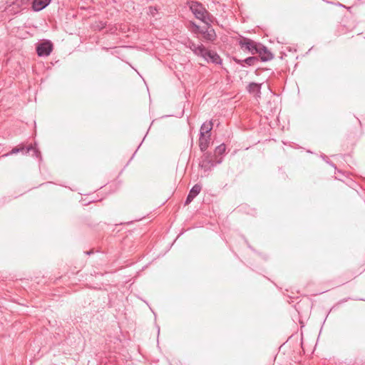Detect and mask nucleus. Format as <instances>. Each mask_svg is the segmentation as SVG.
Instances as JSON below:
<instances>
[{"label": "nucleus", "mask_w": 365, "mask_h": 365, "mask_svg": "<svg viewBox=\"0 0 365 365\" xmlns=\"http://www.w3.org/2000/svg\"><path fill=\"white\" fill-rule=\"evenodd\" d=\"M53 49V46L49 41L39 44L36 48L37 54L39 56H48Z\"/></svg>", "instance_id": "6"}, {"label": "nucleus", "mask_w": 365, "mask_h": 365, "mask_svg": "<svg viewBox=\"0 0 365 365\" xmlns=\"http://www.w3.org/2000/svg\"><path fill=\"white\" fill-rule=\"evenodd\" d=\"M190 9L195 16L204 22L205 24L209 25L212 20L210 15L203 5L197 1H192L190 4Z\"/></svg>", "instance_id": "2"}, {"label": "nucleus", "mask_w": 365, "mask_h": 365, "mask_svg": "<svg viewBox=\"0 0 365 365\" xmlns=\"http://www.w3.org/2000/svg\"><path fill=\"white\" fill-rule=\"evenodd\" d=\"M239 45L242 49L247 51L252 54L261 53V52L258 50V47H259L260 44L256 43L254 41L250 38H242L239 41Z\"/></svg>", "instance_id": "4"}, {"label": "nucleus", "mask_w": 365, "mask_h": 365, "mask_svg": "<svg viewBox=\"0 0 365 365\" xmlns=\"http://www.w3.org/2000/svg\"><path fill=\"white\" fill-rule=\"evenodd\" d=\"M212 126L213 124L211 120L208 122H205L200 127V135L202 136L210 135V131L212 129Z\"/></svg>", "instance_id": "12"}, {"label": "nucleus", "mask_w": 365, "mask_h": 365, "mask_svg": "<svg viewBox=\"0 0 365 365\" xmlns=\"http://www.w3.org/2000/svg\"><path fill=\"white\" fill-rule=\"evenodd\" d=\"M187 48H189L195 55L201 57L207 63L220 64L222 60L220 56L215 51L208 50L202 43H196L192 40H187L185 43Z\"/></svg>", "instance_id": "1"}, {"label": "nucleus", "mask_w": 365, "mask_h": 365, "mask_svg": "<svg viewBox=\"0 0 365 365\" xmlns=\"http://www.w3.org/2000/svg\"><path fill=\"white\" fill-rule=\"evenodd\" d=\"M258 50L261 52V53L258 54L259 55L262 61L265 62L271 60L273 58L272 53L262 44H260L259 47H258Z\"/></svg>", "instance_id": "9"}, {"label": "nucleus", "mask_w": 365, "mask_h": 365, "mask_svg": "<svg viewBox=\"0 0 365 365\" xmlns=\"http://www.w3.org/2000/svg\"><path fill=\"white\" fill-rule=\"evenodd\" d=\"M51 0H34L32 4V8L36 11H39L46 8Z\"/></svg>", "instance_id": "10"}, {"label": "nucleus", "mask_w": 365, "mask_h": 365, "mask_svg": "<svg viewBox=\"0 0 365 365\" xmlns=\"http://www.w3.org/2000/svg\"><path fill=\"white\" fill-rule=\"evenodd\" d=\"M222 162V157L217 158L215 155H212L210 153H205L202 156L199 165L205 172H208L216 165L220 164Z\"/></svg>", "instance_id": "3"}, {"label": "nucleus", "mask_w": 365, "mask_h": 365, "mask_svg": "<svg viewBox=\"0 0 365 365\" xmlns=\"http://www.w3.org/2000/svg\"><path fill=\"white\" fill-rule=\"evenodd\" d=\"M149 11H150V14L154 16L155 13L157 11V9H156V8H154V7H150L149 8Z\"/></svg>", "instance_id": "17"}, {"label": "nucleus", "mask_w": 365, "mask_h": 365, "mask_svg": "<svg viewBox=\"0 0 365 365\" xmlns=\"http://www.w3.org/2000/svg\"><path fill=\"white\" fill-rule=\"evenodd\" d=\"M210 140V135H200L199 138V147L201 151L204 152L207 150L209 146Z\"/></svg>", "instance_id": "11"}, {"label": "nucleus", "mask_w": 365, "mask_h": 365, "mask_svg": "<svg viewBox=\"0 0 365 365\" xmlns=\"http://www.w3.org/2000/svg\"><path fill=\"white\" fill-rule=\"evenodd\" d=\"M225 150H226V146L224 143L220 145L219 146H217L216 148H215V156L216 155H222L225 152Z\"/></svg>", "instance_id": "15"}, {"label": "nucleus", "mask_w": 365, "mask_h": 365, "mask_svg": "<svg viewBox=\"0 0 365 365\" xmlns=\"http://www.w3.org/2000/svg\"><path fill=\"white\" fill-rule=\"evenodd\" d=\"M207 26V29L202 30L201 34L205 40L212 42L216 39L217 36L215 30L210 27V24Z\"/></svg>", "instance_id": "7"}, {"label": "nucleus", "mask_w": 365, "mask_h": 365, "mask_svg": "<svg viewBox=\"0 0 365 365\" xmlns=\"http://www.w3.org/2000/svg\"><path fill=\"white\" fill-rule=\"evenodd\" d=\"M247 90L251 93H255L259 97V94L261 93V84H258L256 83H250L248 85Z\"/></svg>", "instance_id": "13"}, {"label": "nucleus", "mask_w": 365, "mask_h": 365, "mask_svg": "<svg viewBox=\"0 0 365 365\" xmlns=\"http://www.w3.org/2000/svg\"><path fill=\"white\" fill-rule=\"evenodd\" d=\"M242 61L245 62L246 64H247L249 66H253L257 62L259 61V59L256 56H250V57H248V58H245Z\"/></svg>", "instance_id": "14"}, {"label": "nucleus", "mask_w": 365, "mask_h": 365, "mask_svg": "<svg viewBox=\"0 0 365 365\" xmlns=\"http://www.w3.org/2000/svg\"><path fill=\"white\" fill-rule=\"evenodd\" d=\"M33 152V156H35L36 158H38L40 155V151L34 145H29L27 147L21 146V147H16L14 148L9 153L4 154L2 155V157H7L9 155L16 154L18 153H22L23 154H27L29 153V152Z\"/></svg>", "instance_id": "5"}, {"label": "nucleus", "mask_w": 365, "mask_h": 365, "mask_svg": "<svg viewBox=\"0 0 365 365\" xmlns=\"http://www.w3.org/2000/svg\"><path fill=\"white\" fill-rule=\"evenodd\" d=\"M201 189H202L201 185H200L198 184L195 185L190 190L189 194L187 196L185 204V205L190 204L193 200V199L200 192Z\"/></svg>", "instance_id": "8"}, {"label": "nucleus", "mask_w": 365, "mask_h": 365, "mask_svg": "<svg viewBox=\"0 0 365 365\" xmlns=\"http://www.w3.org/2000/svg\"><path fill=\"white\" fill-rule=\"evenodd\" d=\"M190 24L193 27V29L192 30L193 33L196 34H201V31L202 30H203V29H201L198 25H197L194 22H190Z\"/></svg>", "instance_id": "16"}]
</instances>
